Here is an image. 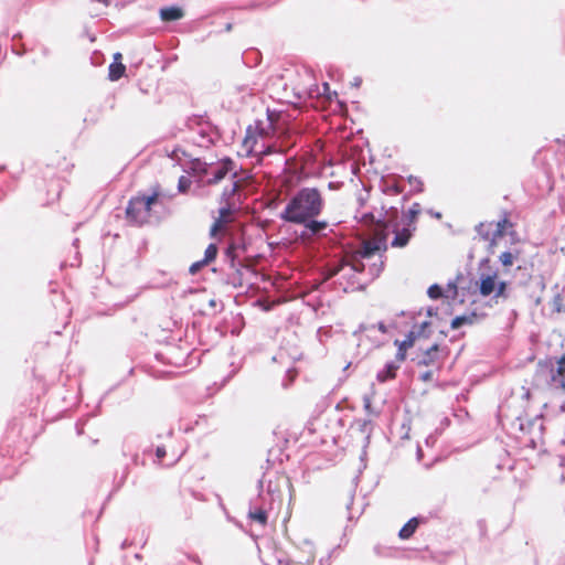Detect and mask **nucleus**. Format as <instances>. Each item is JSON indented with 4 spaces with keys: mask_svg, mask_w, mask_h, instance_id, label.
<instances>
[{
    "mask_svg": "<svg viewBox=\"0 0 565 565\" xmlns=\"http://www.w3.org/2000/svg\"><path fill=\"white\" fill-rule=\"evenodd\" d=\"M530 395H531L530 390H525L524 393H523V397L524 398H529Z\"/></svg>",
    "mask_w": 565,
    "mask_h": 565,
    "instance_id": "64",
    "label": "nucleus"
},
{
    "mask_svg": "<svg viewBox=\"0 0 565 565\" xmlns=\"http://www.w3.org/2000/svg\"><path fill=\"white\" fill-rule=\"evenodd\" d=\"M166 455H167V451H166L164 446H158L156 449V457L161 460L166 457Z\"/></svg>",
    "mask_w": 565,
    "mask_h": 565,
    "instance_id": "53",
    "label": "nucleus"
},
{
    "mask_svg": "<svg viewBox=\"0 0 565 565\" xmlns=\"http://www.w3.org/2000/svg\"><path fill=\"white\" fill-rule=\"evenodd\" d=\"M415 230H416L415 226L409 227V225H407L406 227H403L402 230H398L397 225H394V228H393L394 237L391 242V246L392 247H405L408 244L411 237L413 236V232Z\"/></svg>",
    "mask_w": 565,
    "mask_h": 565,
    "instance_id": "17",
    "label": "nucleus"
},
{
    "mask_svg": "<svg viewBox=\"0 0 565 565\" xmlns=\"http://www.w3.org/2000/svg\"><path fill=\"white\" fill-rule=\"evenodd\" d=\"M235 212V204L234 203H223L221 204L218 209V216L223 218H228L231 214Z\"/></svg>",
    "mask_w": 565,
    "mask_h": 565,
    "instance_id": "41",
    "label": "nucleus"
},
{
    "mask_svg": "<svg viewBox=\"0 0 565 565\" xmlns=\"http://www.w3.org/2000/svg\"><path fill=\"white\" fill-rule=\"evenodd\" d=\"M427 213L437 220H440L443 216L440 212L434 211L433 209L428 210Z\"/></svg>",
    "mask_w": 565,
    "mask_h": 565,
    "instance_id": "55",
    "label": "nucleus"
},
{
    "mask_svg": "<svg viewBox=\"0 0 565 565\" xmlns=\"http://www.w3.org/2000/svg\"><path fill=\"white\" fill-rule=\"evenodd\" d=\"M159 196V185L150 194L131 196L125 210L126 220L130 225L142 226L149 222L151 206Z\"/></svg>",
    "mask_w": 565,
    "mask_h": 565,
    "instance_id": "4",
    "label": "nucleus"
},
{
    "mask_svg": "<svg viewBox=\"0 0 565 565\" xmlns=\"http://www.w3.org/2000/svg\"><path fill=\"white\" fill-rule=\"evenodd\" d=\"M427 295L430 299L437 300L441 297H449L448 294H445L443 287L438 284H433L427 289Z\"/></svg>",
    "mask_w": 565,
    "mask_h": 565,
    "instance_id": "36",
    "label": "nucleus"
},
{
    "mask_svg": "<svg viewBox=\"0 0 565 565\" xmlns=\"http://www.w3.org/2000/svg\"><path fill=\"white\" fill-rule=\"evenodd\" d=\"M358 201H359V205H360V207L364 206V204H365V200H364L362 196H360V198L358 199Z\"/></svg>",
    "mask_w": 565,
    "mask_h": 565,
    "instance_id": "63",
    "label": "nucleus"
},
{
    "mask_svg": "<svg viewBox=\"0 0 565 565\" xmlns=\"http://www.w3.org/2000/svg\"><path fill=\"white\" fill-rule=\"evenodd\" d=\"M411 195H412L411 191L407 194L403 195L402 202L405 203L409 199Z\"/></svg>",
    "mask_w": 565,
    "mask_h": 565,
    "instance_id": "62",
    "label": "nucleus"
},
{
    "mask_svg": "<svg viewBox=\"0 0 565 565\" xmlns=\"http://www.w3.org/2000/svg\"><path fill=\"white\" fill-rule=\"evenodd\" d=\"M324 199L318 188L302 186L297 190L279 214L286 223L301 222L307 217L319 216L324 209Z\"/></svg>",
    "mask_w": 565,
    "mask_h": 565,
    "instance_id": "1",
    "label": "nucleus"
},
{
    "mask_svg": "<svg viewBox=\"0 0 565 565\" xmlns=\"http://www.w3.org/2000/svg\"><path fill=\"white\" fill-rule=\"evenodd\" d=\"M266 482H267V487H266V492H264V493L267 495H270L271 498H275L277 490L275 488H273L270 480H268Z\"/></svg>",
    "mask_w": 565,
    "mask_h": 565,
    "instance_id": "51",
    "label": "nucleus"
},
{
    "mask_svg": "<svg viewBox=\"0 0 565 565\" xmlns=\"http://www.w3.org/2000/svg\"><path fill=\"white\" fill-rule=\"evenodd\" d=\"M507 285L508 282L507 281H499V282H495V287H494V291L492 294L494 298H504L507 299L509 297V294L507 292Z\"/></svg>",
    "mask_w": 565,
    "mask_h": 565,
    "instance_id": "40",
    "label": "nucleus"
},
{
    "mask_svg": "<svg viewBox=\"0 0 565 565\" xmlns=\"http://www.w3.org/2000/svg\"><path fill=\"white\" fill-rule=\"evenodd\" d=\"M387 210L385 206H382V212L379 217H375L373 212H364L359 215V211H356L355 218H359L361 222L367 225H375L376 231L384 233L388 230V222L386 221Z\"/></svg>",
    "mask_w": 565,
    "mask_h": 565,
    "instance_id": "10",
    "label": "nucleus"
},
{
    "mask_svg": "<svg viewBox=\"0 0 565 565\" xmlns=\"http://www.w3.org/2000/svg\"><path fill=\"white\" fill-rule=\"evenodd\" d=\"M222 337L217 327L207 326L201 328L198 333L199 344L202 347V351H209Z\"/></svg>",
    "mask_w": 565,
    "mask_h": 565,
    "instance_id": "11",
    "label": "nucleus"
},
{
    "mask_svg": "<svg viewBox=\"0 0 565 565\" xmlns=\"http://www.w3.org/2000/svg\"><path fill=\"white\" fill-rule=\"evenodd\" d=\"M205 124L209 127V130L201 129L199 131V140L194 141L198 146L210 148L212 145L215 143V138L218 139L221 137V134L218 131V128L216 126H213L210 121L203 120L202 115H192L188 117L185 125L189 129H194L195 126H202Z\"/></svg>",
    "mask_w": 565,
    "mask_h": 565,
    "instance_id": "6",
    "label": "nucleus"
},
{
    "mask_svg": "<svg viewBox=\"0 0 565 565\" xmlns=\"http://www.w3.org/2000/svg\"><path fill=\"white\" fill-rule=\"evenodd\" d=\"M190 186H191V180L184 175L180 177V179L178 181L179 192L184 193L185 191L189 190Z\"/></svg>",
    "mask_w": 565,
    "mask_h": 565,
    "instance_id": "47",
    "label": "nucleus"
},
{
    "mask_svg": "<svg viewBox=\"0 0 565 565\" xmlns=\"http://www.w3.org/2000/svg\"><path fill=\"white\" fill-rule=\"evenodd\" d=\"M476 318L477 315L475 312H471L470 315L456 316L451 320L450 327L451 329H458L463 324H472Z\"/></svg>",
    "mask_w": 565,
    "mask_h": 565,
    "instance_id": "32",
    "label": "nucleus"
},
{
    "mask_svg": "<svg viewBox=\"0 0 565 565\" xmlns=\"http://www.w3.org/2000/svg\"><path fill=\"white\" fill-rule=\"evenodd\" d=\"M364 407H365V409H369L371 407V402L369 398L364 399Z\"/></svg>",
    "mask_w": 565,
    "mask_h": 565,
    "instance_id": "61",
    "label": "nucleus"
},
{
    "mask_svg": "<svg viewBox=\"0 0 565 565\" xmlns=\"http://www.w3.org/2000/svg\"><path fill=\"white\" fill-rule=\"evenodd\" d=\"M159 15L162 21H178L183 17V11L178 6L161 8Z\"/></svg>",
    "mask_w": 565,
    "mask_h": 565,
    "instance_id": "25",
    "label": "nucleus"
},
{
    "mask_svg": "<svg viewBox=\"0 0 565 565\" xmlns=\"http://www.w3.org/2000/svg\"><path fill=\"white\" fill-rule=\"evenodd\" d=\"M231 220L230 218H223L221 216H217L211 228H210V236L213 237L216 235V233L220 231V230H223L225 227V225L230 222Z\"/></svg>",
    "mask_w": 565,
    "mask_h": 565,
    "instance_id": "39",
    "label": "nucleus"
},
{
    "mask_svg": "<svg viewBox=\"0 0 565 565\" xmlns=\"http://www.w3.org/2000/svg\"><path fill=\"white\" fill-rule=\"evenodd\" d=\"M479 279L477 281L479 294L483 297L490 296L494 291L498 270L493 269L488 257L479 262Z\"/></svg>",
    "mask_w": 565,
    "mask_h": 565,
    "instance_id": "7",
    "label": "nucleus"
},
{
    "mask_svg": "<svg viewBox=\"0 0 565 565\" xmlns=\"http://www.w3.org/2000/svg\"><path fill=\"white\" fill-rule=\"evenodd\" d=\"M120 58H121V54L117 52V53L114 54V61L113 62H119Z\"/></svg>",
    "mask_w": 565,
    "mask_h": 565,
    "instance_id": "60",
    "label": "nucleus"
},
{
    "mask_svg": "<svg viewBox=\"0 0 565 565\" xmlns=\"http://www.w3.org/2000/svg\"><path fill=\"white\" fill-rule=\"evenodd\" d=\"M192 350L186 347L167 345L156 353V359L175 367H185L192 364Z\"/></svg>",
    "mask_w": 565,
    "mask_h": 565,
    "instance_id": "5",
    "label": "nucleus"
},
{
    "mask_svg": "<svg viewBox=\"0 0 565 565\" xmlns=\"http://www.w3.org/2000/svg\"><path fill=\"white\" fill-rule=\"evenodd\" d=\"M386 237V232L379 233L375 239L364 242L362 248L356 252V255H359L361 259H367L379 250L385 252L387 249Z\"/></svg>",
    "mask_w": 565,
    "mask_h": 565,
    "instance_id": "9",
    "label": "nucleus"
},
{
    "mask_svg": "<svg viewBox=\"0 0 565 565\" xmlns=\"http://www.w3.org/2000/svg\"><path fill=\"white\" fill-rule=\"evenodd\" d=\"M437 311H438V308L437 307H429L427 309V316L431 317V316H436L437 315Z\"/></svg>",
    "mask_w": 565,
    "mask_h": 565,
    "instance_id": "56",
    "label": "nucleus"
},
{
    "mask_svg": "<svg viewBox=\"0 0 565 565\" xmlns=\"http://www.w3.org/2000/svg\"><path fill=\"white\" fill-rule=\"evenodd\" d=\"M475 231L478 237L484 242H488V249L492 252L493 247L498 243V236H494V226L492 222H480L475 226Z\"/></svg>",
    "mask_w": 565,
    "mask_h": 565,
    "instance_id": "12",
    "label": "nucleus"
},
{
    "mask_svg": "<svg viewBox=\"0 0 565 565\" xmlns=\"http://www.w3.org/2000/svg\"><path fill=\"white\" fill-rule=\"evenodd\" d=\"M463 278L462 274L459 273L454 280H449L447 282V292H450L449 296L452 300H455L458 296V282Z\"/></svg>",
    "mask_w": 565,
    "mask_h": 565,
    "instance_id": "38",
    "label": "nucleus"
},
{
    "mask_svg": "<svg viewBox=\"0 0 565 565\" xmlns=\"http://www.w3.org/2000/svg\"><path fill=\"white\" fill-rule=\"evenodd\" d=\"M374 329H377L380 332L382 333H386L387 332V327L386 324L383 322V321H380L377 322L376 324H365V323H360L356 328V330L353 331V335L354 337H358L360 335L361 333L365 332V331H369V330H374Z\"/></svg>",
    "mask_w": 565,
    "mask_h": 565,
    "instance_id": "30",
    "label": "nucleus"
},
{
    "mask_svg": "<svg viewBox=\"0 0 565 565\" xmlns=\"http://www.w3.org/2000/svg\"><path fill=\"white\" fill-rule=\"evenodd\" d=\"M553 308L556 312L563 311V298L561 295H556L553 299Z\"/></svg>",
    "mask_w": 565,
    "mask_h": 565,
    "instance_id": "49",
    "label": "nucleus"
},
{
    "mask_svg": "<svg viewBox=\"0 0 565 565\" xmlns=\"http://www.w3.org/2000/svg\"><path fill=\"white\" fill-rule=\"evenodd\" d=\"M262 125H263L262 121L258 120L256 128L258 129V134L260 136H263L265 134L264 128L262 127Z\"/></svg>",
    "mask_w": 565,
    "mask_h": 565,
    "instance_id": "58",
    "label": "nucleus"
},
{
    "mask_svg": "<svg viewBox=\"0 0 565 565\" xmlns=\"http://www.w3.org/2000/svg\"><path fill=\"white\" fill-rule=\"evenodd\" d=\"M213 166L214 163H206L205 161L196 158L190 161L186 172L198 177V182L203 183V178L210 175V170Z\"/></svg>",
    "mask_w": 565,
    "mask_h": 565,
    "instance_id": "16",
    "label": "nucleus"
},
{
    "mask_svg": "<svg viewBox=\"0 0 565 565\" xmlns=\"http://www.w3.org/2000/svg\"><path fill=\"white\" fill-rule=\"evenodd\" d=\"M234 161L230 157H225L220 160L217 166H213L210 170V175L203 181L205 185H214L220 183L227 173H230L234 168Z\"/></svg>",
    "mask_w": 565,
    "mask_h": 565,
    "instance_id": "8",
    "label": "nucleus"
},
{
    "mask_svg": "<svg viewBox=\"0 0 565 565\" xmlns=\"http://www.w3.org/2000/svg\"><path fill=\"white\" fill-rule=\"evenodd\" d=\"M401 361L396 358L394 360L387 361L384 366L377 371L376 381L379 383H386L396 377L397 370L401 367Z\"/></svg>",
    "mask_w": 565,
    "mask_h": 565,
    "instance_id": "14",
    "label": "nucleus"
},
{
    "mask_svg": "<svg viewBox=\"0 0 565 565\" xmlns=\"http://www.w3.org/2000/svg\"><path fill=\"white\" fill-rule=\"evenodd\" d=\"M273 152H274L273 147H267V148L263 151V153H264L265 156H268V154H270V153H273Z\"/></svg>",
    "mask_w": 565,
    "mask_h": 565,
    "instance_id": "59",
    "label": "nucleus"
},
{
    "mask_svg": "<svg viewBox=\"0 0 565 565\" xmlns=\"http://www.w3.org/2000/svg\"><path fill=\"white\" fill-rule=\"evenodd\" d=\"M439 347L437 343L427 348L423 356L417 361V365H434L438 360Z\"/></svg>",
    "mask_w": 565,
    "mask_h": 565,
    "instance_id": "26",
    "label": "nucleus"
},
{
    "mask_svg": "<svg viewBox=\"0 0 565 565\" xmlns=\"http://www.w3.org/2000/svg\"><path fill=\"white\" fill-rule=\"evenodd\" d=\"M407 180L411 184L415 185V188L411 190V194L422 193L424 191V184L420 179L409 175Z\"/></svg>",
    "mask_w": 565,
    "mask_h": 565,
    "instance_id": "43",
    "label": "nucleus"
},
{
    "mask_svg": "<svg viewBox=\"0 0 565 565\" xmlns=\"http://www.w3.org/2000/svg\"><path fill=\"white\" fill-rule=\"evenodd\" d=\"M345 267H349L350 271H354L356 274H363L365 271V264L361 259H353L351 263L347 260L340 262L332 269V275H339L345 269Z\"/></svg>",
    "mask_w": 565,
    "mask_h": 565,
    "instance_id": "22",
    "label": "nucleus"
},
{
    "mask_svg": "<svg viewBox=\"0 0 565 565\" xmlns=\"http://www.w3.org/2000/svg\"><path fill=\"white\" fill-rule=\"evenodd\" d=\"M542 263L543 256L540 253H524L513 270V278L516 284L527 286L531 281H534L540 291H544L546 282L544 276L540 274Z\"/></svg>",
    "mask_w": 565,
    "mask_h": 565,
    "instance_id": "3",
    "label": "nucleus"
},
{
    "mask_svg": "<svg viewBox=\"0 0 565 565\" xmlns=\"http://www.w3.org/2000/svg\"><path fill=\"white\" fill-rule=\"evenodd\" d=\"M419 380L423 382H429L433 380V371H425L419 375Z\"/></svg>",
    "mask_w": 565,
    "mask_h": 565,
    "instance_id": "52",
    "label": "nucleus"
},
{
    "mask_svg": "<svg viewBox=\"0 0 565 565\" xmlns=\"http://www.w3.org/2000/svg\"><path fill=\"white\" fill-rule=\"evenodd\" d=\"M353 427H356V429L364 435V447H366L370 443L372 429H373V423L369 418H360L355 419Z\"/></svg>",
    "mask_w": 565,
    "mask_h": 565,
    "instance_id": "27",
    "label": "nucleus"
},
{
    "mask_svg": "<svg viewBox=\"0 0 565 565\" xmlns=\"http://www.w3.org/2000/svg\"><path fill=\"white\" fill-rule=\"evenodd\" d=\"M362 83V78L361 77H354L353 82H352V85L355 86V87H359Z\"/></svg>",
    "mask_w": 565,
    "mask_h": 565,
    "instance_id": "57",
    "label": "nucleus"
},
{
    "mask_svg": "<svg viewBox=\"0 0 565 565\" xmlns=\"http://www.w3.org/2000/svg\"><path fill=\"white\" fill-rule=\"evenodd\" d=\"M413 519H417L418 520V526L420 524L427 523V521H428V516H424V515H416V516H413Z\"/></svg>",
    "mask_w": 565,
    "mask_h": 565,
    "instance_id": "54",
    "label": "nucleus"
},
{
    "mask_svg": "<svg viewBox=\"0 0 565 565\" xmlns=\"http://www.w3.org/2000/svg\"><path fill=\"white\" fill-rule=\"evenodd\" d=\"M204 266H206V264H203V259L198 260V262H194V263L190 266V268H189V273H190L191 275H195V274H196V273H199V270H200L202 267H204Z\"/></svg>",
    "mask_w": 565,
    "mask_h": 565,
    "instance_id": "48",
    "label": "nucleus"
},
{
    "mask_svg": "<svg viewBox=\"0 0 565 565\" xmlns=\"http://www.w3.org/2000/svg\"><path fill=\"white\" fill-rule=\"evenodd\" d=\"M218 253V247L215 243L209 244L204 252L203 264H211L213 260H215Z\"/></svg>",
    "mask_w": 565,
    "mask_h": 565,
    "instance_id": "35",
    "label": "nucleus"
},
{
    "mask_svg": "<svg viewBox=\"0 0 565 565\" xmlns=\"http://www.w3.org/2000/svg\"><path fill=\"white\" fill-rule=\"evenodd\" d=\"M339 284L342 286L344 292L363 290L367 286V281H361L358 274L350 271L349 274H339Z\"/></svg>",
    "mask_w": 565,
    "mask_h": 565,
    "instance_id": "13",
    "label": "nucleus"
},
{
    "mask_svg": "<svg viewBox=\"0 0 565 565\" xmlns=\"http://www.w3.org/2000/svg\"><path fill=\"white\" fill-rule=\"evenodd\" d=\"M316 224L319 236H327V231L332 232V230L329 228V223L324 220L316 218Z\"/></svg>",
    "mask_w": 565,
    "mask_h": 565,
    "instance_id": "45",
    "label": "nucleus"
},
{
    "mask_svg": "<svg viewBox=\"0 0 565 565\" xmlns=\"http://www.w3.org/2000/svg\"><path fill=\"white\" fill-rule=\"evenodd\" d=\"M126 66L121 62H113L108 67V78L118 81L125 73Z\"/></svg>",
    "mask_w": 565,
    "mask_h": 565,
    "instance_id": "31",
    "label": "nucleus"
},
{
    "mask_svg": "<svg viewBox=\"0 0 565 565\" xmlns=\"http://www.w3.org/2000/svg\"><path fill=\"white\" fill-rule=\"evenodd\" d=\"M244 252L245 246L234 242L225 247L222 256L224 267L221 268L224 285L236 289L252 285L248 277L253 275V269L241 258Z\"/></svg>",
    "mask_w": 565,
    "mask_h": 565,
    "instance_id": "2",
    "label": "nucleus"
},
{
    "mask_svg": "<svg viewBox=\"0 0 565 565\" xmlns=\"http://www.w3.org/2000/svg\"><path fill=\"white\" fill-rule=\"evenodd\" d=\"M316 217L311 216L307 217V220H302L301 222H292L291 224L302 225V230L300 232L299 237L303 241L310 239L312 237L319 236L317 224H316Z\"/></svg>",
    "mask_w": 565,
    "mask_h": 565,
    "instance_id": "18",
    "label": "nucleus"
},
{
    "mask_svg": "<svg viewBox=\"0 0 565 565\" xmlns=\"http://www.w3.org/2000/svg\"><path fill=\"white\" fill-rule=\"evenodd\" d=\"M543 417L540 415L535 416L533 419L529 420L527 424H526V427L524 425V423H520V430H522L524 434H529V435H532V431L534 429L537 430V434H536V437L537 438H541L542 437V431H543V422H542ZM529 444L531 445L532 448H535L536 445H535V436H531L530 439H529Z\"/></svg>",
    "mask_w": 565,
    "mask_h": 565,
    "instance_id": "15",
    "label": "nucleus"
},
{
    "mask_svg": "<svg viewBox=\"0 0 565 565\" xmlns=\"http://www.w3.org/2000/svg\"><path fill=\"white\" fill-rule=\"evenodd\" d=\"M416 340V334L414 330H411L406 338L402 341L395 340L394 344L397 345V352L395 354V358L403 362L406 359V351L407 349L412 348L414 342Z\"/></svg>",
    "mask_w": 565,
    "mask_h": 565,
    "instance_id": "19",
    "label": "nucleus"
},
{
    "mask_svg": "<svg viewBox=\"0 0 565 565\" xmlns=\"http://www.w3.org/2000/svg\"><path fill=\"white\" fill-rule=\"evenodd\" d=\"M493 226L494 236H498V238L502 237L509 227L512 228L514 226L510 220V212L502 210L500 218L497 222H493Z\"/></svg>",
    "mask_w": 565,
    "mask_h": 565,
    "instance_id": "23",
    "label": "nucleus"
},
{
    "mask_svg": "<svg viewBox=\"0 0 565 565\" xmlns=\"http://www.w3.org/2000/svg\"><path fill=\"white\" fill-rule=\"evenodd\" d=\"M81 265V253L78 249H75L74 256L68 263L71 267H78Z\"/></svg>",
    "mask_w": 565,
    "mask_h": 565,
    "instance_id": "50",
    "label": "nucleus"
},
{
    "mask_svg": "<svg viewBox=\"0 0 565 565\" xmlns=\"http://www.w3.org/2000/svg\"><path fill=\"white\" fill-rule=\"evenodd\" d=\"M257 142L256 137L253 135V127L248 126L246 128V137L244 139V146H249L250 148L254 147V145Z\"/></svg>",
    "mask_w": 565,
    "mask_h": 565,
    "instance_id": "46",
    "label": "nucleus"
},
{
    "mask_svg": "<svg viewBox=\"0 0 565 565\" xmlns=\"http://www.w3.org/2000/svg\"><path fill=\"white\" fill-rule=\"evenodd\" d=\"M429 328H430L429 321L422 322L418 326L417 331H415L416 338H418V337L429 338L430 333H431Z\"/></svg>",
    "mask_w": 565,
    "mask_h": 565,
    "instance_id": "42",
    "label": "nucleus"
},
{
    "mask_svg": "<svg viewBox=\"0 0 565 565\" xmlns=\"http://www.w3.org/2000/svg\"><path fill=\"white\" fill-rule=\"evenodd\" d=\"M255 504H258V501H249L248 518L265 526L268 521V511L264 507Z\"/></svg>",
    "mask_w": 565,
    "mask_h": 565,
    "instance_id": "20",
    "label": "nucleus"
},
{
    "mask_svg": "<svg viewBox=\"0 0 565 565\" xmlns=\"http://www.w3.org/2000/svg\"><path fill=\"white\" fill-rule=\"evenodd\" d=\"M524 253L525 252L520 248L504 250L500 254L499 262L508 271L514 263L520 260Z\"/></svg>",
    "mask_w": 565,
    "mask_h": 565,
    "instance_id": "21",
    "label": "nucleus"
},
{
    "mask_svg": "<svg viewBox=\"0 0 565 565\" xmlns=\"http://www.w3.org/2000/svg\"><path fill=\"white\" fill-rule=\"evenodd\" d=\"M238 186V181H234L231 185L225 186L221 193L218 203H232L231 200L236 194Z\"/></svg>",
    "mask_w": 565,
    "mask_h": 565,
    "instance_id": "29",
    "label": "nucleus"
},
{
    "mask_svg": "<svg viewBox=\"0 0 565 565\" xmlns=\"http://www.w3.org/2000/svg\"><path fill=\"white\" fill-rule=\"evenodd\" d=\"M315 562L313 556H308L305 561L287 559L285 562L279 561V565H311Z\"/></svg>",
    "mask_w": 565,
    "mask_h": 565,
    "instance_id": "44",
    "label": "nucleus"
},
{
    "mask_svg": "<svg viewBox=\"0 0 565 565\" xmlns=\"http://www.w3.org/2000/svg\"><path fill=\"white\" fill-rule=\"evenodd\" d=\"M418 527V520L411 518L399 530L398 537L401 540H408L413 536L416 529Z\"/></svg>",
    "mask_w": 565,
    "mask_h": 565,
    "instance_id": "28",
    "label": "nucleus"
},
{
    "mask_svg": "<svg viewBox=\"0 0 565 565\" xmlns=\"http://www.w3.org/2000/svg\"><path fill=\"white\" fill-rule=\"evenodd\" d=\"M264 484H265V475L262 479L258 480L257 488L259 490L258 495L256 498L250 499V501H258L257 505L264 507L265 510L270 511L273 509L275 498L267 495L264 493Z\"/></svg>",
    "mask_w": 565,
    "mask_h": 565,
    "instance_id": "24",
    "label": "nucleus"
},
{
    "mask_svg": "<svg viewBox=\"0 0 565 565\" xmlns=\"http://www.w3.org/2000/svg\"><path fill=\"white\" fill-rule=\"evenodd\" d=\"M383 268H384V260L382 259V257L380 258L379 263H373V264L369 265V271H367L369 279L366 280L367 284L373 281L375 278H377L380 276V274L382 273Z\"/></svg>",
    "mask_w": 565,
    "mask_h": 565,
    "instance_id": "34",
    "label": "nucleus"
},
{
    "mask_svg": "<svg viewBox=\"0 0 565 565\" xmlns=\"http://www.w3.org/2000/svg\"><path fill=\"white\" fill-rule=\"evenodd\" d=\"M422 207L418 202L413 203L408 211L404 214V218L407 221V225L413 223L415 218L420 214Z\"/></svg>",
    "mask_w": 565,
    "mask_h": 565,
    "instance_id": "37",
    "label": "nucleus"
},
{
    "mask_svg": "<svg viewBox=\"0 0 565 565\" xmlns=\"http://www.w3.org/2000/svg\"><path fill=\"white\" fill-rule=\"evenodd\" d=\"M381 189L383 193L390 195H396L403 192V186H401L397 182H387L382 180Z\"/></svg>",
    "mask_w": 565,
    "mask_h": 565,
    "instance_id": "33",
    "label": "nucleus"
}]
</instances>
